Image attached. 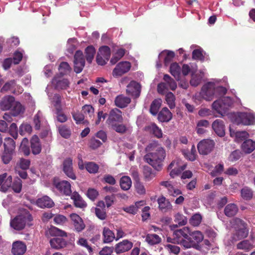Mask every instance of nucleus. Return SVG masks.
Wrapping results in <instances>:
<instances>
[{
	"label": "nucleus",
	"instance_id": "c85d7f7f",
	"mask_svg": "<svg viewBox=\"0 0 255 255\" xmlns=\"http://www.w3.org/2000/svg\"><path fill=\"white\" fill-rule=\"evenodd\" d=\"M189 239L194 243V246H195L196 243H199L203 241L204 236L199 231H190Z\"/></svg>",
	"mask_w": 255,
	"mask_h": 255
},
{
	"label": "nucleus",
	"instance_id": "aec40b11",
	"mask_svg": "<svg viewBox=\"0 0 255 255\" xmlns=\"http://www.w3.org/2000/svg\"><path fill=\"white\" fill-rule=\"evenodd\" d=\"M130 102V98L123 94L117 96L114 100L116 106L121 109L127 107Z\"/></svg>",
	"mask_w": 255,
	"mask_h": 255
},
{
	"label": "nucleus",
	"instance_id": "7ed1b4c3",
	"mask_svg": "<svg viewBox=\"0 0 255 255\" xmlns=\"http://www.w3.org/2000/svg\"><path fill=\"white\" fill-rule=\"evenodd\" d=\"M232 227L234 229L232 240L237 241L246 238L249 234L246 223L242 220L236 218L232 222Z\"/></svg>",
	"mask_w": 255,
	"mask_h": 255
},
{
	"label": "nucleus",
	"instance_id": "c9c22d12",
	"mask_svg": "<svg viewBox=\"0 0 255 255\" xmlns=\"http://www.w3.org/2000/svg\"><path fill=\"white\" fill-rule=\"evenodd\" d=\"M19 150L23 153L25 156H28L30 153L28 139L24 137L21 142Z\"/></svg>",
	"mask_w": 255,
	"mask_h": 255
},
{
	"label": "nucleus",
	"instance_id": "a878e982",
	"mask_svg": "<svg viewBox=\"0 0 255 255\" xmlns=\"http://www.w3.org/2000/svg\"><path fill=\"white\" fill-rule=\"evenodd\" d=\"M146 130L152 133L154 136L158 138L162 137V132L161 129L154 123L151 124L145 127Z\"/></svg>",
	"mask_w": 255,
	"mask_h": 255
},
{
	"label": "nucleus",
	"instance_id": "09e8293b",
	"mask_svg": "<svg viewBox=\"0 0 255 255\" xmlns=\"http://www.w3.org/2000/svg\"><path fill=\"white\" fill-rule=\"evenodd\" d=\"M58 131L60 134L65 138H68L71 135L70 129L64 125L60 126L58 127Z\"/></svg>",
	"mask_w": 255,
	"mask_h": 255
},
{
	"label": "nucleus",
	"instance_id": "412c9836",
	"mask_svg": "<svg viewBox=\"0 0 255 255\" xmlns=\"http://www.w3.org/2000/svg\"><path fill=\"white\" fill-rule=\"evenodd\" d=\"M26 250V245L20 241H16L12 244L11 253L13 255H22Z\"/></svg>",
	"mask_w": 255,
	"mask_h": 255
},
{
	"label": "nucleus",
	"instance_id": "69168bd1",
	"mask_svg": "<svg viewBox=\"0 0 255 255\" xmlns=\"http://www.w3.org/2000/svg\"><path fill=\"white\" fill-rule=\"evenodd\" d=\"M180 244L186 249L191 248L193 247L194 243L189 239H182L179 240Z\"/></svg>",
	"mask_w": 255,
	"mask_h": 255
},
{
	"label": "nucleus",
	"instance_id": "49530a36",
	"mask_svg": "<svg viewBox=\"0 0 255 255\" xmlns=\"http://www.w3.org/2000/svg\"><path fill=\"white\" fill-rule=\"evenodd\" d=\"M165 100L170 109H173L175 107V97L172 92H168L165 95Z\"/></svg>",
	"mask_w": 255,
	"mask_h": 255
},
{
	"label": "nucleus",
	"instance_id": "a19ab883",
	"mask_svg": "<svg viewBox=\"0 0 255 255\" xmlns=\"http://www.w3.org/2000/svg\"><path fill=\"white\" fill-rule=\"evenodd\" d=\"M237 248L239 250H245L249 252L253 248V245L248 240H243L237 245Z\"/></svg>",
	"mask_w": 255,
	"mask_h": 255
},
{
	"label": "nucleus",
	"instance_id": "473e14b6",
	"mask_svg": "<svg viewBox=\"0 0 255 255\" xmlns=\"http://www.w3.org/2000/svg\"><path fill=\"white\" fill-rule=\"evenodd\" d=\"M54 117L56 121L60 123H65L68 120V117L64 113L63 108H59L55 110Z\"/></svg>",
	"mask_w": 255,
	"mask_h": 255
},
{
	"label": "nucleus",
	"instance_id": "79ce46f5",
	"mask_svg": "<svg viewBox=\"0 0 255 255\" xmlns=\"http://www.w3.org/2000/svg\"><path fill=\"white\" fill-rule=\"evenodd\" d=\"M242 197L246 200H251L253 196V191L248 187H244L241 191Z\"/></svg>",
	"mask_w": 255,
	"mask_h": 255
},
{
	"label": "nucleus",
	"instance_id": "864d4df0",
	"mask_svg": "<svg viewBox=\"0 0 255 255\" xmlns=\"http://www.w3.org/2000/svg\"><path fill=\"white\" fill-rule=\"evenodd\" d=\"M12 182V176L7 175L6 177L5 178L3 185L0 187V190L5 192L7 190L8 188L11 186Z\"/></svg>",
	"mask_w": 255,
	"mask_h": 255
},
{
	"label": "nucleus",
	"instance_id": "423d86ee",
	"mask_svg": "<svg viewBox=\"0 0 255 255\" xmlns=\"http://www.w3.org/2000/svg\"><path fill=\"white\" fill-rule=\"evenodd\" d=\"M165 82L161 83L157 85V91L160 94H162L165 89H170L174 91L177 88V84L175 80L169 75L165 74L163 77Z\"/></svg>",
	"mask_w": 255,
	"mask_h": 255
},
{
	"label": "nucleus",
	"instance_id": "774afa93",
	"mask_svg": "<svg viewBox=\"0 0 255 255\" xmlns=\"http://www.w3.org/2000/svg\"><path fill=\"white\" fill-rule=\"evenodd\" d=\"M99 195V192L95 189L89 188L87 193V196L92 200L94 201Z\"/></svg>",
	"mask_w": 255,
	"mask_h": 255
},
{
	"label": "nucleus",
	"instance_id": "0e129e2a",
	"mask_svg": "<svg viewBox=\"0 0 255 255\" xmlns=\"http://www.w3.org/2000/svg\"><path fill=\"white\" fill-rule=\"evenodd\" d=\"M9 133L11 136L15 139L17 138V127L15 123H12L9 128Z\"/></svg>",
	"mask_w": 255,
	"mask_h": 255
},
{
	"label": "nucleus",
	"instance_id": "5701e85b",
	"mask_svg": "<svg viewBox=\"0 0 255 255\" xmlns=\"http://www.w3.org/2000/svg\"><path fill=\"white\" fill-rule=\"evenodd\" d=\"M172 118V114L166 107L162 108L159 112L157 116L158 121L162 123L168 122L171 120Z\"/></svg>",
	"mask_w": 255,
	"mask_h": 255
},
{
	"label": "nucleus",
	"instance_id": "4d7b16f0",
	"mask_svg": "<svg viewBox=\"0 0 255 255\" xmlns=\"http://www.w3.org/2000/svg\"><path fill=\"white\" fill-rule=\"evenodd\" d=\"M82 111L86 116H88L91 118L93 117L94 109L92 106L90 105H84L82 107Z\"/></svg>",
	"mask_w": 255,
	"mask_h": 255
},
{
	"label": "nucleus",
	"instance_id": "a211bd4d",
	"mask_svg": "<svg viewBox=\"0 0 255 255\" xmlns=\"http://www.w3.org/2000/svg\"><path fill=\"white\" fill-rule=\"evenodd\" d=\"M15 99L12 96L3 97L0 102V109L2 111H7L11 109L14 104Z\"/></svg>",
	"mask_w": 255,
	"mask_h": 255
},
{
	"label": "nucleus",
	"instance_id": "338daca9",
	"mask_svg": "<svg viewBox=\"0 0 255 255\" xmlns=\"http://www.w3.org/2000/svg\"><path fill=\"white\" fill-rule=\"evenodd\" d=\"M158 207H169L171 204L168 200H166L164 197H161L157 200Z\"/></svg>",
	"mask_w": 255,
	"mask_h": 255
},
{
	"label": "nucleus",
	"instance_id": "58836bf2",
	"mask_svg": "<svg viewBox=\"0 0 255 255\" xmlns=\"http://www.w3.org/2000/svg\"><path fill=\"white\" fill-rule=\"evenodd\" d=\"M85 52L87 62L89 63H91L96 53L95 48L92 45L88 46L85 49Z\"/></svg>",
	"mask_w": 255,
	"mask_h": 255
},
{
	"label": "nucleus",
	"instance_id": "9b49d317",
	"mask_svg": "<svg viewBox=\"0 0 255 255\" xmlns=\"http://www.w3.org/2000/svg\"><path fill=\"white\" fill-rule=\"evenodd\" d=\"M74 59V71L76 73H80L83 70L85 64V60L82 51L81 50L76 51Z\"/></svg>",
	"mask_w": 255,
	"mask_h": 255
},
{
	"label": "nucleus",
	"instance_id": "9d476101",
	"mask_svg": "<svg viewBox=\"0 0 255 255\" xmlns=\"http://www.w3.org/2000/svg\"><path fill=\"white\" fill-rule=\"evenodd\" d=\"M53 185L61 193L64 195L68 196L72 193L71 184L67 181H59L57 179L54 178Z\"/></svg>",
	"mask_w": 255,
	"mask_h": 255
},
{
	"label": "nucleus",
	"instance_id": "f8f14e48",
	"mask_svg": "<svg viewBox=\"0 0 255 255\" xmlns=\"http://www.w3.org/2000/svg\"><path fill=\"white\" fill-rule=\"evenodd\" d=\"M131 68V64L128 61H123L119 63L113 71L114 77L121 76L128 72Z\"/></svg>",
	"mask_w": 255,
	"mask_h": 255
},
{
	"label": "nucleus",
	"instance_id": "5fc2aeb1",
	"mask_svg": "<svg viewBox=\"0 0 255 255\" xmlns=\"http://www.w3.org/2000/svg\"><path fill=\"white\" fill-rule=\"evenodd\" d=\"M202 219V216L200 214H195L192 216L189 220V223L191 225L196 227L201 223Z\"/></svg>",
	"mask_w": 255,
	"mask_h": 255
},
{
	"label": "nucleus",
	"instance_id": "39448f33",
	"mask_svg": "<svg viewBox=\"0 0 255 255\" xmlns=\"http://www.w3.org/2000/svg\"><path fill=\"white\" fill-rule=\"evenodd\" d=\"M233 104V102L232 98L229 97H225L221 99L214 101L212 104V108L219 114L222 115L223 113H225Z\"/></svg>",
	"mask_w": 255,
	"mask_h": 255
},
{
	"label": "nucleus",
	"instance_id": "c756f323",
	"mask_svg": "<svg viewBox=\"0 0 255 255\" xmlns=\"http://www.w3.org/2000/svg\"><path fill=\"white\" fill-rule=\"evenodd\" d=\"M103 235L104 236L103 241L105 243H110L113 242L116 238L114 233L106 227L103 229Z\"/></svg>",
	"mask_w": 255,
	"mask_h": 255
},
{
	"label": "nucleus",
	"instance_id": "0eeeda50",
	"mask_svg": "<svg viewBox=\"0 0 255 255\" xmlns=\"http://www.w3.org/2000/svg\"><path fill=\"white\" fill-rule=\"evenodd\" d=\"M123 121L122 111L117 108H114L110 111L106 124L111 127L118 123H122Z\"/></svg>",
	"mask_w": 255,
	"mask_h": 255
},
{
	"label": "nucleus",
	"instance_id": "13d9d810",
	"mask_svg": "<svg viewBox=\"0 0 255 255\" xmlns=\"http://www.w3.org/2000/svg\"><path fill=\"white\" fill-rule=\"evenodd\" d=\"M249 135V133L246 131H236L235 139L237 142H241L246 140Z\"/></svg>",
	"mask_w": 255,
	"mask_h": 255
},
{
	"label": "nucleus",
	"instance_id": "7c9ffc66",
	"mask_svg": "<svg viewBox=\"0 0 255 255\" xmlns=\"http://www.w3.org/2000/svg\"><path fill=\"white\" fill-rule=\"evenodd\" d=\"M10 109L11 114L14 117L17 116L21 113H23L25 110L24 108L22 105L19 102H16L15 101Z\"/></svg>",
	"mask_w": 255,
	"mask_h": 255
},
{
	"label": "nucleus",
	"instance_id": "de8ad7c7",
	"mask_svg": "<svg viewBox=\"0 0 255 255\" xmlns=\"http://www.w3.org/2000/svg\"><path fill=\"white\" fill-rule=\"evenodd\" d=\"M59 70L60 74L63 76L69 73L71 71V68L67 62H62L59 66Z\"/></svg>",
	"mask_w": 255,
	"mask_h": 255
},
{
	"label": "nucleus",
	"instance_id": "e433bc0d",
	"mask_svg": "<svg viewBox=\"0 0 255 255\" xmlns=\"http://www.w3.org/2000/svg\"><path fill=\"white\" fill-rule=\"evenodd\" d=\"M3 146L4 150L6 151H10L14 152L15 148V142L11 138H5Z\"/></svg>",
	"mask_w": 255,
	"mask_h": 255
},
{
	"label": "nucleus",
	"instance_id": "f704fd0d",
	"mask_svg": "<svg viewBox=\"0 0 255 255\" xmlns=\"http://www.w3.org/2000/svg\"><path fill=\"white\" fill-rule=\"evenodd\" d=\"M170 72L171 75L177 80L180 79L181 68L177 63H173L170 67Z\"/></svg>",
	"mask_w": 255,
	"mask_h": 255
},
{
	"label": "nucleus",
	"instance_id": "2f4dec72",
	"mask_svg": "<svg viewBox=\"0 0 255 255\" xmlns=\"http://www.w3.org/2000/svg\"><path fill=\"white\" fill-rule=\"evenodd\" d=\"M243 150L247 153L252 152L255 149V142L252 139H246L242 145Z\"/></svg>",
	"mask_w": 255,
	"mask_h": 255
},
{
	"label": "nucleus",
	"instance_id": "cd10ccee",
	"mask_svg": "<svg viewBox=\"0 0 255 255\" xmlns=\"http://www.w3.org/2000/svg\"><path fill=\"white\" fill-rule=\"evenodd\" d=\"M71 199L73 200L76 207H85L87 205L86 203L77 192H73Z\"/></svg>",
	"mask_w": 255,
	"mask_h": 255
},
{
	"label": "nucleus",
	"instance_id": "b1692460",
	"mask_svg": "<svg viewBox=\"0 0 255 255\" xmlns=\"http://www.w3.org/2000/svg\"><path fill=\"white\" fill-rule=\"evenodd\" d=\"M36 205L39 207H53L54 203L48 196H43L37 200Z\"/></svg>",
	"mask_w": 255,
	"mask_h": 255
},
{
	"label": "nucleus",
	"instance_id": "2eb2a0df",
	"mask_svg": "<svg viewBox=\"0 0 255 255\" xmlns=\"http://www.w3.org/2000/svg\"><path fill=\"white\" fill-rule=\"evenodd\" d=\"M186 167V164L179 165L178 161L174 160L169 165L168 170H171L170 175L172 178L179 175Z\"/></svg>",
	"mask_w": 255,
	"mask_h": 255
},
{
	"label": "nucleus",
	"instance_id": "052dcab7",
	"mask_svg": "<svg viewBox=\"0 0 255 255\" xmlns=\"http://www.w3.org/2000/svg\"><path fill=\"white\" fill-rule=\"evenodd\" d=\"M32 131V127L31 126L28 124H22L20 128L19 132V134L21 135H23L25 133H30Z\"/></svg>",
	"mask_w": 255,
	"mask_h": 255
},
{
	"label": "nucleus",
	"instance_id": "ddd939ff",
	"mask_svg": "<svg viewBox=\"0 0 255 255\" xmlns=\"http://www.w3.org/2000/svg\"><path fill=\"white\" fill-rule=\"evenodd\" d=\"M141 92V85L135 81H131L127 86L126 93L134 99L138 98Z\"/></svg>",
	"mask_w": 255,
	"mask_h": 255
},
{
	"label": "nucleus",
	"instance_id": "4468645a",
	"mask_svg": "<svg viewBox=\"0 0 255 255\" xmlns=\"http://www.w3.org/2000/svg\"><path fill=\"white\" fill-rule=\"evenodd\" d=\"M63 170L70 178L75 180L76 176L73 172V161L71 158H66L63 162Z\"/></svg>",
	"mask_w": 255,
	"mask_h": 255
},
{
	"label": "nucleus",
	"instance_id": "4be33fe9",
	"mask_svg": "<svg viewBox=\"0 0 255 255\" xmlns=\"http://www.w3.org/2000/svg\"><path fill=\"white\" fill-rule=\"evenodd\" d=\"M212 128L216 134L223 137L225 134L224 122L221 120H216L212 124Z\"/></svg>",
	"mask_w": 255,
	"mask_h": 255
},
{
	"label": "nucleus",
	"instance_id": "3c124183",
	"mask_svg": "<svg viewBox=\"0 0 255 255\" xmlns=\"http://www.w3.org/2000/svg\"><path fill=\"white\" fill-rule=\"evenodd\" d=\"M14 152L4 150L1 155V159L4 164H8L11 160Z\"/></svg>",
	"mask_w": 255,
	"mask_h": 255
},
{
	"label": "nucleus",
	"instance_id": "72a5a7b5",
	"mask_svg": "<svg viewBox=\"0 0 255 255\" xmlns=\"http://www.w3.org/2000/svg\"><path fill=\"white\" fill-rule=\"evenodd\" d=\"M143 175L145 181H149L155 176V174L152 171L151 168L148 166H143Z\"/></svg>",
	"mask_w": 255,
	"mask_h": 255
},
{
	"label": "nucleus",
	"instance_id": "dca6fc26",
	"mask_svg": "<svg viewBox=\"0 0 255 255\" xmlns=\"http://www.w3.org/2000/svg\"><path fill=\"white\" fill-rule=\"evenodd\" d=\"M70 216L74 230L78 233L82 232L85 228V225L82 218L76 214H71Z\"/></svg>",
	"mask_w": 255,
	"mask_h": 255
},
{
	"label": "nucleus",
	"instance_id": "a18cd8bd",
	"mask_svg": "<svg viewBox=\"0 0 255 255\" xmlns=\"http://www.w3.org/2000/svg\"><path fill=\"white\" fill-rule=\"evenodd\" d=\"M145 240L149 244L153 245L159 243L161 239L156 234H148L146 236Z\"/></svg>",
	"mask_w": 255,
	"mask_h": 255
},
{
	"label": "nucleus",
	"instance_id": "bf43d9fd",
	"mask_svg": "<svg viewBox=\"0 0 255 255\" xmlns=\"http://www.w3.org/2000/svg\"><path fill=\"white\" fill-rule=\"evenodd\" d=\"M192 58L194 60L204 61L205 57L200 49H196L192 52Z\"/></svg>",
	"mask_w": 255,
	"mask_h": 255
},
{
	"label": "nucleus",
	"instance_id": "6e6552de",
	"mask_svg": "<svg viewBox=\"0 0 255 255\" xmlns=\"http://www.w3.org/2000/svg\"><path fill=\"white\" fill-rule=\"evenodd\" d=\"M234 122L237 125H250L254 122L255 117L251 114L240 113L234 117Z\"/></svg>",
	"mask_w": 255,
	"mask_h": 255
},
{
	"label": "nucleus",
	"instance_id": "bb28decb",
	"mask_svg": "<svg viewBox=\"0 0 255 255\" xmlns=\"http://www.w3.org/2000/svg\"><path fill=\"white\" fill-rule=\"evenodd\" d=\"M190 232L189 228L185 227L181 229L175 230L173 234L175 237L180 240L181 237L183 239H189Z\"/></svg>",
	"mask_w": 255,
	"mask_h": 255
},
{
	"label": "nucleus",
	"instance_id": "20e7f679",
	"mask_svg": "<svg viewBox=\"0 0 255 255\" xmlns=\"http://www.w3.org/2000/svg\"><path fill=\"white\" fill-rule=\"evenodd\" d=\"M51 234L55 236H59V237H55L50 240V244L51 248L59 250L66 246V241L62 238L63 237H66L67 233L56 227H53L50 229Z\"/></svg>",
	"mask_w": 255,
	"mask_h": 255
},
{
	"label": "nucleus",
	"instance_id": "6ab92c4d",
	"mask_svg": "<svg viewBox=\"0 0 255 255\" xmlns=\"http://www.w3.org/2000/svg\"><path fill=\"white\" fill-rule=\"evenodd\" d=\"M30 147L34 155L39 154L42 150L40 139L36 135H33L30 140Z\"/></svg>",
	"mask_w": 255,
	"mask_h": 255
},
{
	"label": "nucleus",
	"instance_id": "f3484780",
	"mask_svg": "<svg viewBox=\"0 0 255 255\" xmlns=\"http://www.w3.org/2000/svg\"><path fill=\"white\" fill-rule=\"evenodd\" d=\"M133 246V243L128 240H124L115 246V252L117 254L125 253L130 250Z\"/></svg>",
	"mask_w": 255,
	"mask_h": 255
},
{
	"label": "nucleus",
	"instance_id": "6e6d98bb",
	"mask_svg": "<svg viewBox=\"0 0 255 255\" xmlns=\"http://www.w3.org/2000/svg\"><path fill=\"white\" fill-rule=\"evenodd\" d=\"M174 221L177 223L179 226H184L187 223V219L186 217L182 214L178 213L175 216Z\"/></svg>",
	"mask_w": 255,
	"mask_h": 255
},
{
	"label": "nucleus",
	"instance_id": "ea45409f",
	"mask_svg": "<svg viewBox=\"0 0 255 255\" xmlns=\"http://www.w3.org/2000/svg\"><path fill=\"white\" fill-rule=\"evenodd\" d=\"M120 186L124 190H128L131 185V181L130 178L127 176L122 177L120 179Z\"/></svg>",
	"mask_w": 255,
	"mask_h": 255
},
{
	"label": "nucleus",
	"instance_id": "1a4fd4ad",
	"mask_svg": "<svg viewBox=\"0 0 255 255\" xmlns=\"http://www.w3.org/2000/svg\"><path fill=\"white\" fill-rule=\"evenodd\" d=\"M214 145L215 143L213 140L203 139L198 143L197 148L200 154L207 155L212 151Z\"/></svg>",
	"mask_w": 255,
	"mask_h": 255
},
{
	"label": "nucleus",
	"instance_id": "8fccbe9b",
	"mask_svg": "<svg viewBox=\"0 0 255 255\" xmlns=\"http://www.w3.org/2000/svg\"><path fill=\"white\" fill-rule=\"evenodd\" d=\"M85 168L89 173H96L98 171L99 167L97 164L93 162H89L86 164Z\"/></svg>",
	"mask_w": 255,
	"mask_h": 255
},
{
	"label": "nucleus",
	"instance_id": "4c0bfd02",
	"mask_svg": "<svg viewBox=\"0 0 255 255\" xmlns=\"http://www.w3.org/2000/svg\"><path fill=\"white\" fill-rule=\"evenodd\" d=\"M161 100L160 99H155L152 102L149 111L152 115L155 116L157 115L161 107Z\"/></svg>",
	"mask_w": 255,
	"mask_h": 255
},
{
	"label": "nucleus",
	"instance_id": "603ef678",
	"mask_svg": "<svg viewBox=\"0 0 255 255\" xmlns=\"http://www.w3.org/2000/svg\"><path fill=\"white\" fill-rule=\"evenodd\" d=\"M12 189L16 193H20L22 188V181L19 178L14 179L11 185Z\"/></svg>",
	"mask_w": 255,
	"mask_h": 255
},
{
	"label": "nucleus",
	"instance_id": "f257e3e1",
	"mask_svg": "<svg viewBox=\"0 0 255 255\" xmlns=\"http://www.w3.org/2000/svg\"><path fill=\"white\" fill-rule=\"evenodd\" d=\"M145 151L148 153L144 156V161L155 170H161L163 165L162 162L166 155L164 149L157 141L153 140L147 145Z\"/></svg>",
	"mask_w": 255,
	"mask_h": 255
},
{
	"label": "nucleus",
	"instance_id": "f03ea898",
	"mask_svg": "<svg viewBox=\"0 0 255 255\" xmlns=\"http://www.w3.org/2000/svg\"><path fill=\"white\" fill-rule=\"evenodd\" d=\"M32 220L28 211L25 208H20L19 214L10 221V225L14 230L20 231L24 228L26 222Z\"/></svg>",
	"mask_w": 255,
	"mask_h": 255
},
{
	"label": "nucleus",
	"instance_id": "37998d69",
	"mask_svg": "<svg viewBox=\"0 0 255 255\" xmlns=\"http://www.w3.org/2000/svg\"><path fill=\"white\" fill-rule=\"evenodd\" d=\"M111 128L121 134L126 133L128 130L126 125L123 124H119V123L111 127Z\"/></svg>",
	"mask_w": 255,
	"mask_h": 255
},
{
	"label": "nucleus",
	"instance_id": "e2e57ef3",
	"mask_svg": "<svg viewBox=\"0 0 255 255\" xmlns=\"http://www.w3.org/2000/svg\"><path fill=\"white\" fill-rule=\"evenodd\" d=\"M23 57V53L18 50L15 51L13 55V63L15 65L18 64L21 61Z\"/></svg>",
	"mask_w": 255,
	"mask_h": 255
},
{
	"label": "nucleus",
	"instance_id": "c03bdc74",
	"mask_svg": "<svg viewBox=\"0 0 255 255\" xmlns=\"http://www.w3.org/2000/svg\"><path fill=\"white\" fill-rule=\"evenodd\" d=\"M98 53L109 60L111 56V49L108 46H102L99 49Z\"/></svg>",
	"mask_w": 255,
	"mask_h": 255
},
{
	"label": "nucleus",
	"instance_id": "393cba45",
	"mask_svg": "<svg viewBox=\"0 0 255 255\" xmlns=\"http://www.w3.org/2000/svg\"><path fill=\"white\" fill-rule=\"evenodd\" d=\"M52 83L55 85V88L57 90L67 89L70 84V82L67 79L58 80L56 77H54L52 80Z\"/></svg>",
	"mask_w": 255,
	"mask_h": 255
},
{
	"label": "nucleus",
	"instance_id": "680f3d73",
	"mask_svg": "<svg viewBox=\"0 0 255 255\" xmlns=\"http://www.w3.org/2000/svg\"><path fill=\"white\" fill-rule=\"evenodd\" d=\"M102 142L95 137H92L89 141V146L93 149H96L100 147Z\"/></svg>",
	"mask_w": 255,
	"mask_h": 255
}]
</instances>
